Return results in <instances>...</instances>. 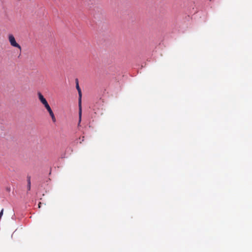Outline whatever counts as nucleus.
Returning <instances> with one entry per match:
<instances>
[{
    "label": "nucleus",
    "mask_w": 252,
    "mask_h": 252,
    "mask_svg": "<svg viewBox=\"0 0 252 252\" xmlns=\"http://www.w3.org/2000/svg\"><path fill=\"white\" fill-rule=\"evenodd\" d=\"M37 94H38V98H39L40 101L44 106V107H45L47 105H49L47 101L44 98V96L41 94V93L38 92L37 93Z\"/></svg>",
    "instance_id": "obj_2"
},
{
    "label": "nucleus",
    "mask_w": 252,
    "mask_h": 252,
    "mask_svg": "<svg viewBox=\"0 0 252 252\" xmlns=\"http://www.w3.org/2000/svg\"><path fill=\"white\" fill-rule=\"evenodd\" d=\"M76 89H77V91L80 90L81 89L79 86L78 79H76Z\"/></svg>",
    "instance_id": "obj_7"
},
{
    "label": "nucleus",
    "mask_w": 252,
    "mask_h": 252,
    "mask_svg": "<svg viewBox=\"0 0 252 252\" xmlns=\"http://www.w3.org/2000/svg\"><path fill=\"white\" fill-rule=\"evenodd\" d=\"M45 108L47 109V111L49 113H51L52 111H53L50 106L49 105H47L45 107Z\"/></svg>",
    "instance_id": "obj_6"
},
{
    "label": "nucleus",
    "mask_w": 252,
    "mask_h": 252,
    "mask_svg": "<svg viewBox=\"0 0 252 252\" xmlns=\"http://www.w3.org/2000/svg\"><path fill=\"white\" fill-rule=\"evenodd\" d=\"M41 204V202H39V207H40V204Z\"/></svg>",
    "instance_id": "obj_8"
},
{
    "label": "nucleus",
    "mask_w": 252,
    "mask_h": 252,
    "mask_svg": "<svg viewBox=\"0 0 252 252\" xmlns=\"http://www.w3.org/2000/svg\"><path fill=\"white\" fill-rule=\"evenodd\" d=\"M49 115L51 116L52 118V120L53 123H55L56 122V119L54 115V114L53 111H52L51 113H49Z\"/></svg>",
    "instance_id": "obj_4"
},
{
    "label": "nucleus",
    "mask_w": 252,
    "mask_h": 252,
    "mask_svg": "<svg viewBox=\"0 0 252 252\" xmlns=\"http://www.w3.org/2000/svg\"><path fill=\"white\" fill-rule=\"evenodd\" d=\"M78 94H79V103L80 108H79V123H80L81 120V114H82L81 107L82 93H81V90H78Z\"/></svg>",
    "instance_id": "obj_3"
},
{
    "label": "nucleus",
    "mask_w": 252,
    "mask_h": 252,
    "mask_svg": "<svg viewBox=\"0 0 252 252\" xmlns=\"http://www.w3.org/2000/svg\"><path fill=\"white\" fill-rule=\"evenodd\" d=\"M8 39L10 45L12 47L17 48L19 49L20 52H21L22 50L21 46L17 43L14 35L12 34H8Z\"/></svg>",
    "instance_id": "obj_1"
},
{
    "label": "nucleus",
    "mask_w": 252,
    "mask_h": 252,
    "mask_svg": "<svg viewBox=\"0 0 252 252\" xmlns=\"http://www.w3.org/2000/svg\"><path fill=\"white\" fill-rule=\"evenodd\" d=\"M27 181H28V190H30L31 189V185L30 177H28Z\"/></svg>",
    "instance_id": "obj_5"
}]
</instances>
